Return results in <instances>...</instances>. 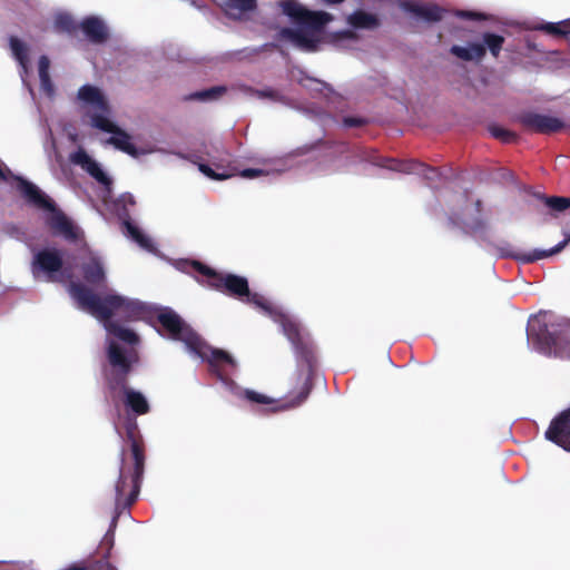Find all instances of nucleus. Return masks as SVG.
<instances>
[{
  "label": "nucleus",
  "instance_id": "obj_1",
  "mask_svg": "<svg viewBox=\"0 0 570 570\" xmlns=\"http://www.w3.org/2000/svg\"><path fill=\"white\" fill-rule=\"evenodd\" d=\"M68 291L80 309L102 324L106 331V361L111 367L109 381L114 385L121 383L132 366L138 363L139 357L135 346L139 344V336L111 318L112 316H120L127 321L144 318L149 313V305L116 293L100 297L77 283H71Z\"/></svg>",
  "mask_w": 570,
  "mask_h": 570
},
{
  "label": "nucleus",
  "instance_id": "obj_2",
  "mask_svg": "<svg viewBox=\"0 0 570 570\" xmlns=\"http://www.w3.org/2000/svg\"><path fill=\"white\" fill-rule=\"evenodd\" d=\"M179 268L184 272L190 269L200 273L209 287L238 299L242 303L254 306L259 313L281 325L284 335L292 343L298 366L312 371L314 363L313 344L308 333L293 314L285 311L261 294L250 292L245 277L229 273H217L198 262H183Z\"/></svg>",
  "mask_w": 570,
  "mask_h": 570
},
{
  "label": "nucleus",
  "instance_id": "obj_3",
  "mask_svg": "<svg viewBox=\"0 0 570 570\" xmlns=\"http://www.w3.org/2000/svg\"><path fill=\"white\" fill-rule=\"evenodd\" d=\"M161 325L159 334L166 338L181 342L186 352L194 358L207 361L210 370L232 394L244 397L252 403L272 404L274 401L265 394L239 387L228 377L230 370L236 368L237 362L224 350L210 347L178 314L170 308L161 309L158 315Z\"/></svg>",
  "mask_w": 570,
  "mask_h": 570
},
{
  "label": "nucleus",
  "instance_id": "obj_4",
  "mask_svg": "<svg viewBox=\"0 0 570 570\" xmlns=\"http://www.w3.org/2000/svg\"><path fill=\"white\" fill-rule=\"evenodd\" d=\"M276 7L292 24L281 28L278 39L302 51H316L324 27L332 20V16L324 11L309 10L298 0H278Z\"/></svg>",
  "mask_w": 570,
  "mask_h": 570
},
{
  "label": "nucleus",
  "instance_id": "obj_5",
  "mask_svg": "<svg viewBox=\"0 0 570 570\" xmlns=\"http://www.w3.org/2000/svg\"><path fill=\"white\" fill-rule=\"evenodd\" d=\"M0 183L14 185L24 200L41 212V219L53 236L62 237L67 242L78 238V227L57 207L55 202L33 183L13 175L1 159Z\"/></svg>",
  "mask_w": 570,
  "mask_h": 570
},
{
  "label": "nucleus",
  "instance_id": "obj_6",
  "mask_svg": "<svg viewBox=\"0 0 570 570\" xmlns=\"http://www.w3.org/2000/svg\"><path fill=\"white\" fill-rule=\"evenodd\" d=\"M527 340L529 346L543 355L567 356L570 347V322H552L547 312L533 315L528 321Z\"/></svg>",
  "mask_w": 570,
  "mask_h": 570
},
{
  "label": "nucleus",
  "instance_id": "obj_7",
  "mask_svg": "<svg viewBox=\"0 0 570 570\" xmlns=\"http://www.w3.org/2000/svg\"><path fill=\"white\" fill-rule=\"evenodd\" d=\"M131 463H126L125 459L121 458L119 474L114 483L115 515L111 522L112 525L116 524L117 518L137 500L140 491L145 456L134 439L131 440ZM121 456H124V451Z\"/></svg>",
  "mask_w": 570,
  "mask_h": 570
},
{
  "label": "nucleus",
  "instance_id": "obj_8",
  "mask_svg": "<svg viewBox=\"0 0 570 570\" xmlns=\"http://www.w3.org/2000/svg\"><path fill=\"white\" fill-rule=\"evenodd\" d=\"M76 101L91 128H108L109 119L114 117L112 110L107 96L99 87L89 83L81 86L77 91Z\"/></svg>",
  "mask_w": 570,
  "mask_h": 570
},
{
  "label": "nucleus",
  "instance_id": "obj_9",
  "mask_svg": "<svg viewBox=\"0 0 570 570\" xmlns=\"http://www.w3.org/2000/svg\"><path fill=\"white\" fill-rule=\"evenodd\" d=\"M32 253L30 271L35 279L45 282L57 281V274L63 266V253L57 247L37 249L29 245Z\"/></svg>",
  "mask_w": 570,
  "mask_h": 570
},
{
  "label": "nucleus",
  "instance_id": "obj_10",
  "mask_svg": "<svg viewBox=\"0 0 570 570\" xmlns=\"http://www.w3.org/2000/svg\"><path fill=\"white\" fill-rule=\"evenodd\" d=\"M503 42L504 38L502 36L485 32L482 36L481 42H466L462 46H452L451 53L464 61L479 62L484 57L487 48L493 57H498L502 49Z\"/></svg>",
  "mask_w": 570,
  "mask_h": 570
},
{
  "label": "nucleus",
  "instance_id": "obj_11",
  "mask_svg": "<svg viewBox=\"0 0 570 570\" xmlns=\"http://www.w3.org/2000/svg\"><path fill=\"white\" fill-rule=\"evenodd\" d=\"M69 161L83 171H86L91 178L98 184L105 187L110 193L112 180L109 175L104 170L100 163H98L92 156H90L82 147L69 155Z\"/></svg>",
  "mask_w": 570,
  "mask_h": 570
},
{
  "label": "nucleus",
  "instance_id": "obj_12",
  "mask_svg": "<svg viewBox=\"0 0 570 570\" xmlns=\"http://www.w3.org/2000/svg\"><path fill=\"white\" fill-rule=\"evenodd\" d=\"M111 373V367L109 364H106L105 367V376L108 384V387L111 393V397H116L117 392H121L124 394L125 405L135 412L138 415L146 414L149 411V404L147 399L139 391L126 387L125 383L128 374L125 376L124 381L119 384H111L109 381V374Z\"/></svg>",
  "mask_w": 570,
  "mask_h": 570
},
{
  "label": "nucleus",
  "instance_id": "obj_13",
  "mask_svg": "<svg viewBox=\"0 0 570 570\" xmlns=\"http://www.w3.org/2000/svg\"><path fill=\"white\" fill-rule=\"evenodd\" d=\"M102 132L109 134L110 137L106 140V144L114 146L116 149L126 153L127 155L137 158L141 155L161 151L160 149L148 148L138 149L131 141L130 135L122 130L114 120V117L109 119V126L107 129H99Z\"/></svg>",
  "mask_w": 570,
  "mask_h": 570
},
{
  "label": "nucleus",
  "instance_id": "obj_14",
  "mask_svg": "<svg viewBox=\"0 0 570 570\" xmlns=\"http://www.w3.org/2000/svg\"><path fill=\"white\" fill-rule=\"evenodd\" d=\"M520 121L525 128L540 134L557 132L564 127L563 120L548 114L527 112L521 116Z\"/></svg>",
  "mask_w": 570,
  "mask_h": 570
},
{
  "label": "nucleus",
  "instance_id": "obj_15",
  "mask_svg": "<svg viewBox=\"0 0 570 570\" xmlns=\"http://www.w3.org/2000/svg\"><path fill=\"white\" fill-rule=\"evenodd\" d=\"M546 438L570 452V407L552 420L546 432Z\"/></svg>",
  "mask_w": 570,
  "mask_h": 570
},
{
  "label": "nucleus",
  "instance_id": "obj_16",
  "mask_svg": "<svg viewBox=\"0 0 570 570\" xmlns=\"http://www.w3.org/2000/svg\"><path fill=\"white\" fill-rule=\"evenodd\" d=\"M402 9L410 13L415 20L424 22H436L443 19L444 10L435 4H424L413 1L402 3Z\"/></svg>",
  "mask_w": 570,
  "mask_h": 570
},
{
  "label": "nucleus",
  "instance_id": "obj_17",
  "mask_svg": "<svg viewBox=\"0 0 570 570\" xmlns=\"http://www.w3.org/2000/svg\"><path fill=\"white\" fill-rule=\"evenodd\" d=\"M10 49L13 58L17 60L20 69L19 75L23 86L28 88L30 94H32V89L28 82V76L30 73V60H29V49L28 47L18 38L10 37L9 39Z\"/></svg>",
  "mask_w": 570,
  "mask_h": 570
},
{
  "label": "nucleus",
  "instance_id": "obj_18",
  "mask_svg": "<svg viewBox=\"0 0 570 570\" xmlns=\"http://www.w3.org/2000/svg\"><path fill=\"white\" fill-rule=\"evenodd\" d=\"M380 165L383 166V164ZM384 167L404 174L420 175L428 180H434L438 177L436 169L431 168L425 164L419 163L416 160L397 161L395 159H391L389 160V165H384Z\"/></svg>",
  "mask_w": 570,
  "mask_h": 570
},
{
  "label": "nucleus",
  "instance_id": "obj_19",
  "mask_svg": "<svg viewBox=\"0 0 570 570\" xmlns=\"http://www.w3.org/2000/svg\"><path fill=\"white\" fill-rule=\"evenodd\" d=\"M83 278L92 284L98 285L106 279L104 262L101 257L91 250L88 252L86 261L81 266Z\"/></svg>",
  "mask_w": 570,
  "mask_h": 570
},
{
  "label": "nucleus",
  "instance_id": "obj_20",
  "mask_svg": "<svg viewBox=\"0 0 570 570\" xmlns=\"http://www.w3.org/2000/svg\"><path fill=\"white\" fill-rule=\"evenodd\" d=\"M224 13L234 20H245L250 17L257 7L256 0H223L220 2Z\"/></svg>",
  "mask_w": 570,
  "mask_h": 570
},
{
  "label": "nucleus",
  "instance_id": "obj_21",
  "mask_svg": "<svg viewBox=\"0 0 570 570\" xmlns=\"http://www.w3.org/2000/svg\"><path fill=\"white\" fill-rule=\"evenodd\" d=\"M80 27L85 36L92 42H102L108 36L107 26L97 17L83 19Z\"/></svg>",
  "mask_w": 570,
  "mask_h": 570
},
{
  "label": "nucleus",
  "instance_id": "obj_22",
  "mask_svg": "<svg viewBox=\"0 0 570 570\" xmlns=\"http://www.w3.org/2000/svg\"><path fill=\"white\" fill-rule=\"evenodd\" d=\"M125 235L137 243L142 249L154 253L156 250L153 239L129 219H124Z\"/></svg>",
  "mask_w": 570,
  "mask_h": 570
},
{
  "label": "nucleus",
  "instance_id": "obj_23",
  "mask_svg": "<svg viewBox=\"0 0 570 570\" xmlns=\"http://www.w3.org/2000/svg\"><path fill=\"white\" fill-rule=\"evenodd\" d=\"M347 23L354 29H374L379 26L375 14L364 10H356L347 17Z\"/></svg>",
  "mask_w": 570,
  "mask_h": 570
},
{
  "label": "nucleus",
  "instance_id": "obj_24",
  "mask_svg": "<svg viewBox=\"0 0 570 570\" xmlns=\"http://www.w3.org/2000/svg\"><path fill=\"white\" fill-rule=\"evenodd\" d=\"M569 242H570V233L566 234V238L563 240L559 242L556 246H553L549 249H533L531 254L522 255L519 258L525 263H533L535 261L548 258V257L561 252L567 246V244Z\"/></svg>",
  "mask_w": 570,
  "mask_h": 570
},
{
  "label": "nucleus",
  "instance_id": "obj_25",
  "mask_svg": "<svg viewBox=\"0 0 570 570\" xmlns=\"http://www.w3.org/2000/svg\"><path fill=\"white\" fill-rule=\"evenodd\" d=\"M50 61L47 56H41L38 62V73L40 79L41 90L48 96L52 97L55 94L53 83L49 76Z\"/></svg>",
  "mask_w": 570,
  "mask_h": 570
},
{
  "label": "nucleus",
  "instance_id": "obj_26",
  "mask_svg": "<svg viewBox=\"0 0 570 570\" xmlns=\"http://www.w3.org/2000/svg\"><path fill=\"white\" fill-rule=\"evenodd\" d=\"M533 29L549 35L567 36L570 33V18L558 22H542L534 26Z\"/></svg>",
  "mask_w": 570,
  "mask_h": 570
},
{
  "label": "nucleus",
  "instance_id": "obj_27",
  "mask_svg": "<svg viewBox=\"0 0 570 570\" xmlns=\"http://www.w3.org/2000/svg\"><path fill=\"white\" fill-rule=\"evenodd\" d=\"M308 381H309V377H306L302 391L294 400L278 402L277 405L273 407V411H284V410H289V409L301 405L307 399V396L309 394L311 387H309Z\"/></svg>",
  "mask_w": 570,
  "mask_h": 570
},
{
  "label": "nucleus",
  "instance_id": "obj_28",
  "mask_svg": "<svg viewBox=\"0 0 570 570\" xmlns=\"http://www.w3.org/2000/svg\"><path fill=\"white\" fill-rule=\"evenodd\" d=\"M53 27L57 31L71 32L76 29V23L70 14L58 12L55 17Z\"/></svg>",
  "mask_w": 570,
  "mask_h": 570
},
{
  "label": "nucleus",
  "instance_id": "obj_29",
  "mask_svg": "<svg viewBox=\"0 0 570 570\" xmlns=\"http://www.w3.org/2000/svg\"><path fill=\"white\" fill-rule=\"evenodd\" d=\"M225 90L226 88L223 86L212 87L209 89L195 92L191 98L202 101H210L217 99L223 92H225Z\"/></svg>",
  "mask_w": 570,
  "mask_h": 570
},
{
  "label": "nucleus",
  "instance_id": "obj_30",
  "mask_svg": "<svg viewBox=\"0 0 570 570\" xmlns=\"http://www.w3.org/2000/svg\"><path fill=\"white\" fill-rule=\"evenodd\" d=\"M285 167H277L273 169L267 168H247L240 171V176L243 178L253 179L261 176H268L274 173H281L284 171Z\"/></svg>",
  "mask_w": 570,
  "mask_h": 570
},
{
  "label": "nucleus",
  "instance_id": "obj_31",
  "mask_svg": "<svg viewBox=\"0 0 570 570\" xmlns=\"http://www.w3.org/2000/svg\"><path fill=\"white\" fill-rule=\"evenodd\" d=\"M543 200L546 206L554 212H562L570 207V198L568 197H546Z\"/></svg>",
  "mask_w": 570,
  "mask_h": 570
},
{
  "label": "nucleus",
  "instance_id": "obj_32",
  "mask_svg": "<svg viewBox=\"0 0 570 570\" xmlns=\"http://www.w3.org/2000/svg\"><path fill=\"white\" fill-rule=\"evenodd\" d=\"M497 253L501 257H513L514 259H517V261H519V262H521L523 264H527L525 262H523L519 257L522 256V255L531 254L532 250L531 252H515V250L512 249L510 244L502 243V244H500L497 247Z\"/></svg>",
  "mask_w": 570,
  "mask_h": 570
},
{
  "label": "nucleus",
  "instance_id": "obj_33",
  "mask_svg": "<svg viewBox=\"0 0 570 570\" xmlns=\"http://www.w3.org/2000/svg\"><path fill=\"white\" fill-rule=\"evenodd\" d=\"M490 132L503 142H511L515 139V135L503 127L492 126L490 127Z\"/></svg>",
  "mask_w": 570,
  "mask_h": 570
},
{
  "label": "nucleus",
  "instance_id": "obj_34",
  "mask_svg": "<svg viewBox=\"0 0 570 570\" xmlns=\"http://www.w3.org/2000/svg\"><path fill=\"white\" fill-rule=\"evenodd\" d=\"M449 219H450L451 224L459 226L461 228H472L479 224L478 218H474L472 222H470L464 215H460V214H455V213L452 214Z\"/></svg>",
  "mask_w": 570,
  "mask_h": 570
},
{
  "label": "nucleus",
  "instance_id": "obj_35",
  "mask_svg": "<svg viewBox=\"0 0 570 570\" xmlns=\"http://www.w3.org/2000/svg\"><path fill=\"white\" fill-rule=\"evenodd\" d=\"M252 95L258 99H271L273 101H282L284 102L283 97L279 95L278 91L272 90V89H265V90H253Z\"/></svg>",
  "mask_w": 570,
  "mask_h": 570
},
{
  "label": "nucleus",
  "instance_id": "obj_36",
  "mask_svg": "<svg viewBox=\"0 0 570 570\" xmlns=\"http://www.w3.org/2000/svg\"><path fill=\"white\" fill-rule=\"evenodd\" d=\"M198 169L204 174L206 175L207 177L212 178V179H217V180H223V179H226L228 177H230L229 174L227 173H215L208 165L206 164H198Z\"/></svg>",
  "mask_w": 570,
  "mask_h": 570
},
{
  "label": "nucleus",
  "instance_id": "obj_37",
  "mask_svg": "<svg viewBox=\"0 0 570 570\" xmlns=\"http://www.w3.org/2000/svg\"><path fill=\"white\" fill-rule=\"evenodd\" d=\"M298 82L304 86V87H307V88H312V85L315 86V89H318V87H324V83L317 81V80H314V79H311V78H307V77H304V78H299L298 79Z\"/></svg>",
  "mask_w": 570,
  "mask_h": 570
},
{
  "label": "nucleus",
  "instance_id": "obj_38",
  "mask_svg": "<svg viewBox=\"0 0 570 570\" xmlns=\"http://www.w3.org/2000/svg\"><path fill=\"white\" fill-rule=\"evenodd\" d=\"M455 16L463 19H480V14L472 11H458Z\"/></svg>",
  "mask_w": 570,
  "mask_h": 570
},
{
  "label": "nucleus",
  "instance_id": "obj_39",
  "mask_svg": "<svg viewBox=\"0 0 570 570\" xmlns=\"http://www.w3.org/2000/svg\"><path fill=\"white\" fill-rule=\"evenodd\" d=\"M119 203L122 204L124 208H126L127 205H134L135 198L131 194H124L119 198Z\"/></svg>",
  "mask_w": 570,
  "mask_h": 570
},
{
  "label": "nucleus",
  "instance_id": "obj_40",
  "mask_svg": "<svg viewBox=\"0 0 570 570\" xmlns=\"http://www.w3.org/2000/svg\"><path fill=\"white\" fill-rule=\"evenodd\" d=\"M343 124L345 127H356L363 124V120L360 118H344Z\"/></svg>",
  "mask_w": 570,
  "mask_h": 570
},
{
  "label": "nucleus",
  "instance_id": "obj_41",
  "mask_svg": "<svg viewBox=\"0 0 570 570\" xmlns=\"http://www.w3.org/2000/svg\"><path fill=\"white\" fill-rule=\"evenodd\" d=\"M215 150L216 153L218 154V156H213L209 151H206L207 156L213 158V159H219V160H226L228 155L227 153L224 150V149H219L218 147H215Z\"/></svg>",
  "mask_w": 570,
  "mask_h": 570
},
{
  "label": "nucleus",
  "instance_id": "obj_42",
  "mask_svg": "<svg viewBox=\"0 0 570 570\" xmlns=\"http://www.w3.org/2000/svg\"><path fill=\"white\" fill-rule=\"evenodd\" d=\"M4 570H33V569L28 563H14V564L9 566Z\"/></svg>",
  "mask_w": 570,
  "mask_h": 570
},
{
  "label": "nucleus",
  "instance_id": "obj_43",
  "mask_svg": "<svg viewBox=\"0 0 570 570\" xmlns=\"http://www.w3.org/2000/svg\"><path fill=\"white\" fill-rule=\"evenodd\" d=\"M321 1L324 2L325 4L332 6V4H338V3L343 2L344 0H321Z\"/></svg>",
  "mask_w": 570,
  "mask_h": 570
},
{
  "label": "nucleus",
  "instance_id": "obj_44",
  "mask_svg": "<svg viewBox=\"0 0 570 570\" xmlns=\"http://www.w3.org/2000/svg\"><path fill=\"white\" fill-rule=\"evenodd\" d=\"M473 206H474L473 212H474L475 214H479V213H480L481 202H480V200H475V202L473 203Z\"/></svg>",
  "mask_w": 570,
  "mask_h": 570
},
{
  "label": "nucleus",
  "instance_id": "obj_45",
  "mask_svg": "<svg viewBox=\"0 0 570 570\" xmlns=\"http://www.w3.org/2000/svg\"><path fill=\"white\" fill-rule=\"evenodd\" d=\"M66 570H87V568L83 567V566L73 564V566L69 567L68 569H66Z\"/></svg>",
  "mask_w": 570,
  "mask_h": 570
},
{
  "label": "nucleus",
  "instance_id": "obj_46",
  "mask_svg": "<svg viewBox=\"0 0 570 570\" xmlns=\"http://www.w3.org/2000/svg\"><path fill=\"white\" fill-rule=\"evenodd\" d=\"M98 570H116V568H115V567H112V566H111V564H109V563H106V566H105V567L99 568Z\"/></svg>",
  "mask_w": 570,
  "mask_h": 570
},
{
  "label": "nucleus",
  "instance_id": "obj_47",
  "mask_svg": "<svg viewBox=\"0 0 570 570\" xmlns=\"http://www.w3.org/2000/svg\"><path fill=\"white\" fill-rule=\"evenodd\" d=\"M175 155H177L178 157H180V158H183V159H187V156H185L184 154L175 153Z\"/></svg>",
  "mask_w": 570,
  "mask_h": 570
},
{
  "label": "nucleus",
  "instance_id": "obj_48",
  "mask_svg": "<svg viewBox=\"0 0 570 570\" xmlns=\"http://www.w3.org/2000/svg\"><path fill=\"white\" fill-rule=\"evenodd\" d=\"M70 139H71L72 141H76V135H70Z\"/></svg>",
  "mask_w": 570,
  "mask_h": 570
}]
</instances>
